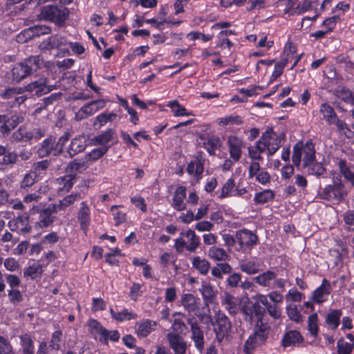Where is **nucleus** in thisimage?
<instances>
[{"label":"nucleus","mask_w":354,"mask_h":354,"mask_svg":"<svg viewBox=\"0 0 354 354\" xmlns=\"http://www.w3.org/2000/svg\"><path fill=\"white\" fill-rule=\"evenodd\" d=\"M234 187V180L232 178H230L227 180V182L223 186L221 193L219 196L220 198H224L227 197L230 192Z\"/></svg>","instance_id":"nucleus-63"},{"label":"nucleus","mask_w":354,"mask_h":354,"mask_svg":"<svg viewBox=\"0 0 354 354\" xmlns=\"http://www.w3.org/2000/svg\"><path fill=\"white\" fill-rule=\"evenodd\" d=\"M192 264L193 268L203 275L207 274L210 268V263L206 259L200 257H194L192 259Z\"/></svg>","instance_id":"nucleus-31"},{"label":"nucleus","mask_w":354,"mask_h":354,"mask_svg":"<svg viewBox=\"0 0 354 354\" xmlns=\"http://www.w3.org/2000/svg\"><path fill=\"white\" fill-rule=\"evenodd\" d=\"M12 138L16 141H28L32 139V136L26 128L21 127L13 133Z\"/></svg>","instance_id":"nucleus-50"},{"label":"nucleus","mask_w":354,"mask_h":354,"mask_svg":"<svg viewBox=\"0 0 354 354\" xmlns=\"http://www.w3.org/2000/svg\"><path fill=\"white\" fill-rule=\"evenodd\" d=\"M236 239L239 245L236 250L243 252L252 250L258 242L257 235L248 229L236 231Z\"/></svg>","instance_id":"nucleus-7"},{"label":"nucleus","mask_w":354,"mask_h":354,"mask_svg":"<svg viewBox=\"0 0 354 354\" xmlns=\"http://www.w3.org/2000/svg\"><path fill=\"white\" fill-rule=\"evenodd\" d=\"M110 313L113 318L116 319L118 322H123L124 320H131L136 319L137 317V315L133 313L131 311H129L128 309H123L120 312L116 313L113 308L110 309Z\"/></svg>","instance_id":"nucleus-44"},{"label":"nucleus","mask_w":354,"mask_h":354,"mask_svg":"<svg viewBox=\"0 0 354 354\" xmlns=\"http://www.w3.org/2000/svg\"><path fill=\"white\" fill-rule=\"evenodd\" d=\"M90 326L93 328L95 338L104 344H108L109 339L117 342L120 339V335L118 330H108L96 320H91Z\"/></svg>","instance_id":"nucleus-8"},{"label":"nucleus","mask_w":354,"mask_h":354,"mask_svg":"<svg viewBox=\"0 0 354 354\" xmlns=\"http://www.w3.org/2000/svg\"><path fill=\"white\" fill-rule=\"evenodd\" d=\"M230 155H240L243 147L242 140L236 136H230L227 139Z\"/></svg>","instance_id":"nucleus-36"},{"label":"nucleus","mask_w":354,"mask_h":354,"mask_svg":"<svg viewBox=\"0 0 354 354\" xmlns=\"http://www.w3.org/2000/svg\"><path fill=\"white\" fill-rule=\"evenodd\" d=\"M180 234L184 235L188 240L189 243L187 246V250L194 252L200 245L199 236L191 229L187 230L185 232H182Z\"/></svg>","instance_id":"nucleus-35"},{"label":"nucleus","mask_w":354,"mask_h":354,"mask_svg":"<svg viewBox=\"0 0 354 354\" xmlns=\"http://www.w3.org/2000/svg\"><path fill=\"white\" fill-rule=\"evenodd\" d=\"M303 341L301 334L297 330H290L287 332L282 339V345L284 347L295 346L296 344Z\"/></svg>","instance_id":"nucleus-28"},{"label":"nucleus","mask_w":354,"mask_h":354,"mask_svg":"<svg viewBox=\"0 0 354 354\" xmlns=\"http://www.w3.org/2000/svg\"><path fill=\"white\" fill-rule=\"evenodd\" d=\"M208 257L216 261H227L230 259V256L221 248L211 247L208 250Z\"/></svg>","instance_id":"nucleus-29"},{"label":"nucleus","mask_w":354,"mask_h":354,"mask_svg":"<svg viewBox=\"0 0 354 354\" xmlns=\"http://www.w3.org/2000/svg\"><path fill=\"white\" fill-rule=\"evenodd\" d=\"M31 212L36 216L34 219H35V227L37 229L50 226L55 220V216L53 214L57 212L53 204H50L47 207L43 209L32 207Z\"/></svg>","instance_id":"nucleus-5"},{"label":"nucleus","mask_w":354,"mask_h":354,"mask_svg":"<svg viewBox=\"0 0 354 354\" xmlns=\"http://www.w3.org/2000/svg\"><path fill=\"white\" fill-rule=\"evenodd\" d=\"M204 170V160L202 156H197L194 160L191 161L187 167V171L190 175H194L198 179L201 178V174Z\"/></svg>","instance_id":"nucleus-24"},{"label":"nucleus","mask_w":354,"mask_h":354,"mask_svg":"<svg viewBox=\"0 0 354 354\" xmlns=\"http://www.w3.org/2000/svg\"><path fill=\"white\" fill-rule=\"evenodd\" d=\"M242 122L241 118L238 115H227L220 118L218 124L225 126L229 124H240Z\"/></svg>","instance_id":"nucleus-60"},{"label":"nucleus","mask_w":354,"mask_h":354,"mask_svg":"<svg viewBox=\"0 0 354 354\" xmlns=\"http://www.w3.org/2000/svg\"><path fill=\"white\" fill-rule=\"evenodd\" d=\"M199 291L202 295L205 306H208L209 304L214 302L216 298L217 290L213 285L209 283L203 282Z\"/></svg>","instance_id":"nucleus-18"},{"label":"nucleus","mask_w":354,"mask_h":354,"mask_svg":"<svg viewBox=\"0 0 354 354\" xmlns=\"http://www.w3.org/2000/svg\"><path fill=\"white\" fill-rule=\"evenodd\" d=\"M187 323L190 326L192 332L191 339L194 342L195 347L200 353H203L205 344L203 331L201 330L195 317L188 318Z\"/></svg>","instance_id":"nucleus-10"},{"label":"nucleus","mask_w":354,"mask_h":354,"mask_svg":"<svg viewBox=\"0 0 354 354\" xmlns=\"http://www.w3.org/2000/svg\"><path fill=\"white\" fill-rule=\"evenodd\" d=\"M274 197V192L270 189H266L254 196V201L256 204H264L272 201Z\"/></svg>","instance_id":"nucleus-46"},{"label":"nucleus","mask_w":354,"mask_h":354,"mask_svg":"<svg viewBox=\"0 0 354 354\" xmlns=\"http://www.w3.org/2000/svg\"><path fill=\"white\" fill-rule=\"evenodd\" d=\"M221 304L231 315H236L240 310V299L228 292L221 297Z\"/></svg>","instance_id":"nucleus-13"},{"label":"nucleus","mask_w":354,"mask_h":354,"mask_svg":"<svg viewBox=\"0 0 354 354\" xmlns=\"http://www.w3.org/2000/svg\"><path fill=\"white\" fill-rule=\"evenodd\" d=\"M88 167V160L83 159H75L71 162L65 169L66 173L75 174L82 172Z\"/></svg>","instance_id":"nucleus-30"},{"label":"nucleus","mask_w":354,"mask_h":354,"mask_svg":"<svg viewBox=\"0 0 354 354\" xmlns=\"http://www.w3.org/2000/svg\"><path fill=\"white\" fill-rule=\"evenodd\" d=\"M90 208L86 202H82L77 213V221L80 223L81 228L84 230H86L90 225Z\"/></svg>","instance_id":"nucleus-21"},{"label":"nucleus","mask_w":354,"mask_h":354,"mask_svg":"<svg viewBox=\"0 0 354 354\" xmlns=\"http://www.w3.org/2000/svg\"><path fill=\"white\" fill-rule=\"evenodd\" d=\"M340 21V18L337 15L333 16L326 19L322 26L326 28L328 33L331 32L335 28L336 24Z\"/></svg>","instance_id":"nucleus-58"},{"label":"nucleus","mask_w":354,"mask_h":354,"mask_svg":"<svg viewBox=\"0 0 354 354\" xmlns=\"http://www.w3.org/2000/svg\"><path fill=\"white\" fill-rule=\"evenodd\" d=\"M222 142L218 137L212 136L208 138L206 143L207 151L212 154L214 153V150L221 147Z\"/></svg>","instance_id":"nucleus-55"},{"label":"nucleus","mask_w":354,"mask_h":354,"mask_svg":"<svg viewBox=\"0 0 354 354\" xmlns=\"http://www.w3.org/2000/svg\"><path fill=\"white\" fill-rule=\"evenodd\" d=\"M70 137V133L65 132L59 138L57 142L55 141V138L53 136L47 138L42 142L38 150L39 155H59L62 153L76 155L80 153L84 149V147L79 145L80 140L77 139H73L71 141L70 147H64L65 143L68 141Z\"/></svg>","instance_id":"nucleus-1"},{"label":"nucleus","mask_w":354,"mask_h":354,"mask_svg":"<svg viewBox=\"0 0 354 354\" xmlns=\"http://www.w3.org/2000/svg\"><path fill=\"white\" fill-rule=\"evenodd\" d=\"M31 227L28 223V218L26 216H19L18 230L19 234H26L30 232Z\"/></svg>","instance_id":"nucleus-57"},{"label":"nucleus","mask_w":354,"mask_h":354,"mask_svg":"<svg viewBox=\"0 0 354 354\" xmlns=\"http://www.w3.org/2000/svg\"><path fill=\"white\" fill-rule=\"evenodd\" d=\"M20 346L21 347V353H35L34 342L32 337L27 333L21 335L19 337Z\"/></svg>","instance_id":"nucleus-38"},{"label":"nucleus","mask_w":354,"mask_h":354,"mask_svg":"<svg viewBox=\"0 0 354 354\" xmlns=\"http://www.w3.org/2000/svg\"><path fill=\"white\" fill-rule=\"evenodd\" d=\"M42 272L41 265L38 262H34L24 270V276L31 279H35L41 277Z\"/></svg>","instance_id":"nucleus-37"},{"label":"nucleus","mask_w":354,"mask_h":354,"mask_svg":"<svg viewBox=\"0 0 354 354\" xmlns=\"http://www.w3.org/2000/svg\"><path fill=\"white\" fill-rule=\"evenodd\" d=\"M330 291L331 285L330 281L324 279L322 284L313 292L311 300L316 304H322L328 299Z\"/></svg>","instance_id":"nucleus-11"},{"label":"nucleus","mask_w":354,"mask_h":354,"mask_svg":"<svg viewBox=\"0 0 354 354\" xmlns=\"http://www.w3.org/2000/svg\"><path fill=\"white\" fill-rule=\"evenodd\" d=\"M38 174L36 171H30L26 174L21 182V188H27L32 186L37 180Z\"/></svg>","instance_id":"nucleus-51"},{"label":"nucleus","mask_w":354,"mask_h":354,"mask_svg":"<svg viewBox=\"0 0 354 354\" xmlns=\"http://www.w3.org/2000/svg\"><path fill=\"white\" fill-rule=\"evenodd\" d=\"M319 111L323 115L324 118L330 124L334 123L335 120L337 118V115L335 113L333 108L328 104H322L320 105Z\"/></svg>","instance_id":"nucleus-41"},{"label":"nucleus","mask_w":354,"mask_h":354,"mask_svg":"<svg viewBox=\"0 0 354 354\" xmlns=\"http://www.w3.org/2000/svg\"><path fill=\"white\" fill-rule=\"evenodd\" d=\"M342 311L340 309L330 310L326 316V323L328 328L331 330H335L340 324V317Z\"/></svg>","instance_id":"nucleus-25"},{"label":"nucleus","mask_w":354,"mask_h":354,"mask_svg":"<svg viewBox=\"0 0 354 354\" xmlns=\"http://www.w3.org/2000/svg\"><path fill=\"white\" fill-rule=\"evenodd\" d=\"M68 44V41L66 37L59 35H55L43 41L41 44V46L44 49L50 50L52 48H58L62 46H66Z\"/></svg>","instance_id":"nucleus-20"},{"label":"nucleus","mask_w":354,"mask_h":354,"mask_svg":"<svg viewBox=\"0 0 354 354\" xmlns=\"http://www.w3.org/2000/svg\"><path fill=\"white\" fill-rule=\"evenodd\" d=\"M77 176L75 174L67 173L66 175L57 178V183L59 185L57 192L59 195L68 192L73 187Z\"/></svg>","instance_id":"nucleus-16"},{"label":"nucleus","mask_w":354,"mask_h":354,"mask_svg":"<svg viewBox=\"0 0 354 354\" xmlns=\"http://www.w3.org/2000/svg\"><path fill=\"white\" fill-rule=\"evenodd\" d=\"M240 268L241 271L248 274H256L260 270L259 265L253 261H248L242 263L240 265Z\"/></svg>","instance_id":"nucleus-48"},{"label":"nucleus","mask_w":354,"mask_h":354,"mask_svg":"<svg viewBox=\"0 0 354 354\" xmlns=\"http://www.w3.org/2000/svg\"><path fill=\"white\" fill-rule=\"evenodd\" d=\"M251 305L252 302L248 301L247 302H245L241 307L240 306L239 310V311H241L244 315L245 320L249 322H252L254 315L253 308Z\"/></svg>","instance_id":"nucleus-52"},{"label":"nucleus","mask_w":354,"mask_h":354,"mask_svg":"<svg viewBox=\"0 0 354 354\" xmlns=\"http://www.w3.org/2000/svg\"><path fill=\"white\" fill-rule=\"evenodd\" d=\"M286 313L288 317L297 323H300L303 321L302 316L300 311L298 310L296 305L290 304L286 307Z\"/></svg>","instance_id":"nucleus-49"},{"label":"nucleus","mask_w":354,"mask_h":354,"mask_svg":"<svg viewBox=\"0 0 354 354\" xmlns=\"http://www.w3.org/2000/svg\"><path fill=\"white\" fill-rule=\"evenodd\" d=\"M276 278V273L271 270H267L254 278V281L260 286L271 287L272 281Z\"/></svg>","instance_id":"nucleus-26"},{"label":"nucleus","mask_w":354,"mask_h":354,"mask_svg":"<svg viewBox=\"0 0 354 354\" xmlns=\"http://www.w3.org/2000/svg\"><path fill=\"white\" fill-rule=\"evenodd\" d=\"M56 88V85H47L46 78H39L26 86V89L28 91L32 92L36 91L37 95L48 93Z\"/></svg>","instance_id":"nucleus-14"},{"label":"nucleus","mask_w":354,"mask_h":354,"mask_svg":"<svg viewBox=\"0 0 354 354\" xmlns=\"http://www.w3.org/2000/svg\"><path fill=\"white\" fill-rule=\"evenodd\" d=\"M339 97L347 103L354 104V93L348 89H342L339 91Z\"/></svg>","instance_id":"nucleus-64"},{"label":"nucleus","mask_w":354,"mask_h":354,"mask_svg":"<svg viewBox=\"0 0 354 354\" xmlns=\"http://www.w3.org/2000/svg\"><path fill=\"white\" fill-rule=\"evenodd\" d=\"M81 198L82 196L80 193H73L66 196L62 200H59L57 203L53 204V205H55V209L57 212L62 211L73 205Z\"/></svg>","instance_id":"nucleus-23"},{"label":"nucleus","mask_w":354,"mask_h":354,"mask_svg":"<svg viewBox=\"0 0 354 354\" xmlns=\"http://www.w3.org/2000/svg\"><path fill=\"white\" fill-rule=\"evenodd\" d=\"M167 339L174 354H186L187 342L180 335L174 333H169L167 335Z\"/></svg>","instance_id":"nucleus-12"},{"label":"nucleus","mask_w":354,"mask_h":354,"mask_svg":"<svg viewBox=\"0 0 354 354\" xmlns=\"http://www.w3.org/2000/svg\"><path fill=\"white\" fill-rule=\"evenodd\" d=\"M167 106L171 109L175 117L194 115L192 111H187L176 100L168 102Z\"/></svg>","instance_id":"nucleus-33"},{"label":"nucleus","mask_w":354,"mask_h":354,"mask_svg":"<svg viewBox=\"0 0 354 354\" xmlns=\"http://www.w3.org/2000/svg\"><path fill=\"white\" fill-rule=\"evenodd\" d=\"M289 57L281 59L279 63L274 66V69L272 73V77L274 79L279 77L282 73L284 67L287 65Z\"/></svg>","instance_id":"nucleus-62"},{"label":"nucleus","mask_w":354,"mask_h":354,"mask_svg":"<svg viewBox=\"0 0 354 354\" xmlns=\"http://www.w3.org/2000/svg\"><path fill=\"white\" fill-rule=\"evenodd\" d=\"M105 104L106 102L104 100H94L86 104L75 113V120L80 121L87 118L98 110L103 109Z\"/></svg>","instance_id":"nucleus-9"},{"label":"nucleus","mask_w":354,"mask_h":354,"mask_svg":"<svg viewBox=\"0 0 354 354\" xmlns=\"http://www.w3.org/2000/svg\"><path fill=\"white\" fill-rule=\"evenodd\" d=\"M0 354H15L10 342L1 335H0Z\"/></svg>","instance_id":"nucleus-53"},{"label":"nucleus","mask_w":354,"mask_h":354,"mask_svg":"<svg viewBox=\"0 0 354 354\" xmlns=\"http://www.w3.org/2000/svg\"><path fill=\"white\" fill-rule=\"evenodd\" d=\"M111 211L113 213V218L115 221V225H119L126 221V214L118 209V206L113 205L111 207Z\"/></svg>","instance_id":"nucleus-56"},{"label":"nucleus","mask_w":354,"mask_h":354,"mask_svg":"<svg viewBox=\"0 0 354 354\" xmlns=\"http://www.w3.org/2000/svg\"><path fill=\"white\" fill-rule=\"evenodd\" d=\"M24 118L20 115H12L8 118L6 115V122L4 123L3 127L2 128V133L8 134L10 130L14 129L17 124L22 122Z\"/></svg>","instance_id":"nucleus-42"},{"label":"nucleus","mask_w":354,"mask_h":354,"mask_svg":"<svg viewBox=\"0 0 354 354\" xmlns=\"http://www.w3.org/2000/svg\"><path fill=\"white\" fill-rule=\"evenodd\" d=\"M270 333V326L267 323H263L262 319L257 322L254 333L251 335L244 344V351L247 354L256 347L263 344L267 339Z\"/></svg>","instance_id":"nucleus-3"},{"label":"nucleus","mask_w":354,"mask_h":354,"mask_svg":"<svg viewBox=\"0 0 354 354\" xmlns=\"http://www.w3.org/2000/svg\"><path fill=\"white\" fill-rule=\"evenodd\" d=\"M24 62L30 74L33 72H36L45 65L44 59L40 55L31 56L26 59Z\"/></svg>","instance_id":"nucleus-34"},{"label":"nucleus","mask_w":354,"mask_h":354,"mask_svg":"<svg viewBox=\"0 0 354 354\" xmlns=\"http://www.w3.org/2000/svg\"><path fill=\"white\" fill-rule=\"evenodd\" d=\"M156 325V322L149 319H145L136 324V333L141 337H147L152 330L153 326Z\"/></svg>","instance_id":"nucleus-27"},{"label":"nucleus","mask_w":354,"mask_h":354,"mask_svg":"<svg viewBox=\"0 0 354 354\" xmlns=\"http://www.w3.org/2000/svg\"><path fill=\"white\" fill-rule=\"evenodd\" d=\"M186 198V187L179 186L176 188L172 198L171 206L177 211H183L186 209L185 199Z\"/></svg>","instance_id":"nucleus-19"},{"label":"nucleus","mask_w":354,"mask_h":354,"mask_svg":"<svg viewBox=\"0 0 354 354\" xmlns=\"http://www.w3.org/2000/svg\"><path fill=\"white\" fill-rule=\"evenodd\" d=\"M115 134V131L113 129H107L106 131H104L100 135L96 136L94 138V142L96 144L100 145H104L109 142L111 140H112L113 136ZM99 153L97 155H104L106 151H107V147L102 146L100 148L98 149ZM97 149H94L93 152L96 154Z\"/></svg>","instance_id":"nucleus-17"},{"label":"nucleus","mask_w":354,"mask_h":354,"mask_svg":"<svg viewBox=\"0 0 354 354\" xmlns=\"http://www.w3.org/2000/svg\"><path fill=\"white\" fill-rule=\"evenodd\" d=\"M199 299L191 293L183 294L180 297V304L188 313H194L198 309Z\"/></svg>","instance_id":"nucleus-22"},{"label":"nucleus","mask_w":354,"mask_h":354,"mask_svg":"<svg viewBox=\"0 0 354 354\" xmlns=\"http://www.w3.org/2000/svg\"><path fill=\"white\" fill-rule=\"evenodd\" d=\"M212 324L216 335L215 339L218 343H221L230 335L232 328V322L223 312L218 310L214 315V321Z\"/></svg>","instance_id":"nucleus-4"},{"label":"nucleus","mask_w":354,"mask_h":354,"mask_svg":"<svg viewBox=\"0 0 354 354\" xmlns=\"http://www.w3.org/2000/svg\"><path fill=\"white\" fill-rule=\"evenodd\" d=\"M303 167L308 168L309 173L317 176H320L325 171L322 163L315 160V156H304Z\"/></svg>","instance_id":"nucleus-15"},{"label":"nucleus","mask_w":354,"mask_h":354,"mask_svg":"<svg viewBox=\"0 0 354 354\" xmlns=\"http://www.w3.org/2000/svg\"><path fill=\"white\" fill-rule=\"evenodd\" d=\"M117 118V114L114 113H102L98 115L93 123L95 129H99L105 125L109 122H112Z\"/></svg>","instance_id":"nucleus-43"},{"label":"nucleus","mask_w":354,"mask_h":354,"mask_svg":"<svg viewBox=\"0 0 354 354\" xmlns=\"http://www.w3.org/2000/svg\"><path fill=\"white\" fill-rule=\"evenodd\" d=\"M281 140L272 128H268L256 143L254 153L273 155L280 147Z\"/></svg>","instance_id":"nucleus-2"},{"label":"nucleus","mask_w":354,"mask_h":354,"mask_svg":"<svg viewBox=\"0 0 354 354\" xmlns=\"http://www.w3.org/2000/svg\"><path fill=\"white\" fill-rule=\"evenodd\" d=\"M62 332L60 330H55L51 335L48 347L52 351H59L63 343Z\"/></svg>","instance_id":"nucleus-45"},{"label":"nucleus","mask_w":354,"mask_h":354,"mask_svg":"<svg viewBox=\"0 0 354 354\" xmlns=\"http://www.w3.org/2000/svg\"><path fill=\"white\" fill-rule=\"evenodd\" d=\"M318 315L317 313H313L311 314L308 319V329L310 333V334L313 336L316 337L319 332V327H318Z\"/></svg>","instance_id":"nucleus-47"},{"label":"nucleus","mask_w":354,"mask_h":354,"mask_svg":"<svg viewBox=\"0 0 354 354\" xmlns=\"http://www.w3.org/2000/svg\"><path fill=\"white\" fill-rule=\"evenodd\" d=\"M312 3L309 0H304L298 3L294 9L292 14L297 15H301L304 12L309 10L311 8Z\"/></svg>","instance_id":"nucleus-59"},{"label":"nucleus","mask_w":354,"mask_h":354,"mask_svg":"<svg viewBox=\"0 0 354 354\" xmlns=\"http://www.w3.org/2000/svg\"><path fill=\"white\" fill-rule=\"evenodd\" d=\"M315 153L314 145L310 142L305 145L297 142L294 147L293 155H315Z\"/></svg>","instance_id":"nucleus-39"},{"label":"nucleus","mask_w":354,"mask_h":354,"mask_svg":"<svg viewBox=\"0 0 354 354\" xmlns=\"http://www.w3.org/2000/svg\"><path fill=\"white\" fill-rule=\"evenodd\" d=\"M13 80L19 82L28 75H30L24 62L17 64L12 70Z\"/></svg>","instance_id":"nucleus-32"},{"label":"nucleus","mask_w":354,"mask_h":354,"mask_svg":"<svg viewBox=\"0 0 354 354\" xmlns=\"http://www.w3.org/2000/svg\"><path fill=\"white\" fill-rule=\"evenodd\" d=\"M323 198L327 200L335 198L337 201H341L344 194L342 192L339 187H335L333 186H328L323 191Z\"/></svg>","instance_id":"nucleus-40"},{"label":"nucleus","mask_w":354,"mask_h":354,"mask_svg":"<svg viewBox=\"0 0 354 354\" xmlns=\"http://www.w3.org/2000/svg\"><path fill=\"white\" fill-rule=\"evenodd\" d=\"M68 14L69 11L66 8L48 5L41 8L39 17L41 19L61 26L67 19Z\"/></svg>","instance_id":"nucleus-6"},{"label":"nucleus","mask_w":354,"mask_h":354,"mask_svg":"<svg viewBox=\"0 0 354 354\" xmlns=\"http://www.w3.org/2000/svg\"><path fill=\"white\" fill-rule=\"evenodd\" d=\"M8 295L10 301L15 305L18 304L23 300L21 292L17 289H10L8 291Z\"/></svg>","instance_id":"nucleus-61"},{"label":"nucleus","mask_w":354,"mask_h":354,"mask_svg":"<svg viewBox=\"0 0 354 354\" xmlns=\"http://www.w3.org/2000/svg\"><path fill=\"white\" fill-rule=\"evenodd\" d=\"M353 349V344L340 339L337 342V354H350Z\"/></svg>","instance_id":"nucleus-54"}]
</instances>
